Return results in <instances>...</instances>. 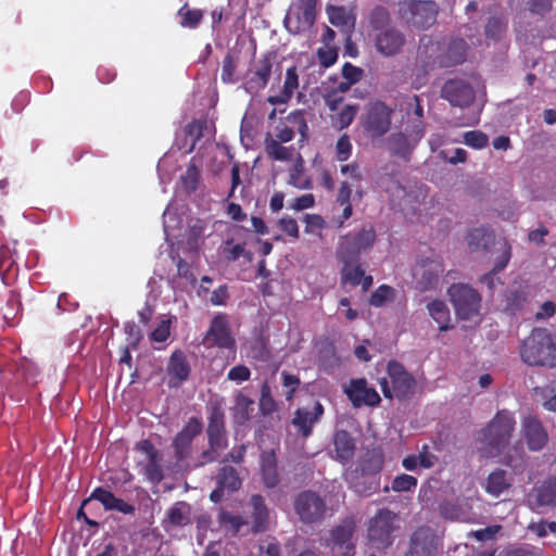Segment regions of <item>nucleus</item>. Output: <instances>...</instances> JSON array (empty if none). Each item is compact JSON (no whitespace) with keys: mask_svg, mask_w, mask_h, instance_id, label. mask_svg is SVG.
<instances>
[{"mask_svg":"<svg viewBox=\"0 0 556 556\" xmlns=\"http://www.w3.org/2000/svg\"><path fill=\"white\" fill-rule=\"evenodd\" d=\"M191 506L184 502H176L166 513V517L163 520V528L168 530L169 528L185 527L191 523Z\"/></svg>","mask_w":556,"mask_h":556,"instance_id":"c85d7f7f","label":"nucleus"},{"mask_svg":"<svg viewBox=\"0 0 556 556\" xmlns=\"http://www.w3.org/2000/svg\"><path fill=\"white\" fill-rule=\"evenodd\" d=\"M443 273L444 265L441 256L433 252L430 256H421L413 268L416 288L420 291L435 289Z\"/></svg>","mask_w":556,"mask_h":556,"instance_id":"1a4fd4ad","label":"nucleus"},{"mask_svg":"<svg viewBox=\"0 0 556 556\" xmlns=\"http://www.w3.org/2000/svg\"><path fill=\"white\" fill-rule=\"evenodd\" d=\"M399 14L408 25L427 29L437 21L438 5L430 0H400Z\"/></svg>","mask_w":556,"mask_h":556,"instance_id":"0eeeda50","label":"nucleus"},{"mask_svg":"<svg viewBox=\"0 0 556 556\" xmlns=\"http://www.w3.org/2000/svg\"><path fill=\"white\" fill-rule=\"evenodd\" d=\"M414 115L416 116V123L414 124L413 130H415L414 141H419L425 132V127L422 123L424 117V109L420 104L418 96H414Z\"/></svg>","mask_w":556,"mask_h":556,"instance_id":"0e129e2a","label":"nucleus"},{"mask_svg":"<svg viewBox=\"0 0 556 556\" xmlns=\"http://www.w3.org/2000/svg\"><path fill=\"white\" fill-rule=\"evenodd\" d=\"M521 433L527 447L531 452L542 451L548 443L549 437L542 420L534 415L525 416L521 420Z\"/></svg>","mask_w":556,"mask_h":556,"instance_id":"dca6fc26","label":"nucleus"},{"mask_svg":"<svg viewBox=\"0 0 556 556\" xmlns=\"http://www.w3.org/2000/svg\"><path fill=\"white\" fill-rule=\"evenodd\" d=\"M260 476L267 489H275L280 483L278 459L274 450L263 451L260 455Z\"/></svg>","mask_w":556,"mask_h":556,"instance_id":"5701e85b","label":"nucleus"},{"mask_svg":"<svg viewBox=\"0 0 556 556\" xmlns=\"http://www.w3.org/2000/svg\"><path fill=\"white\" fill-rule=\"evenodd\" d=\"M329 22L337 27L352 24L351 16L344 7L330 5L328 8Z\"/></svg>","mask_w":556,"mask_h":556,"instance_id":"864d4df0","label":"nucleus"},{"mask_svg":"<svg viewBox=\"0 0 556 556\" xmlns=\"http://www.w3.org/2000/svg\"><path fill=\"white\" fill-rule=\"evenodd\" d=\"M387 372L389 380L382 378L379 381L384 397L390 400L395 397L399 401L414 397L418 389V382L400 362L394 359L388 362Z\"/></svg>","mask_w":556,"mask_h":556,"instance_id":"20e7f679","label":"nucleus"},{"mask_svg":"<svg viewBox=\"0 0 556 556\" xmlns=\"http://www.w3.org/2000/svg\"><path fill=\"white\" fill-rule=\"evenodd\" d=\"M317 58L319 65L328 68L338 60V48L329 46L321 47L317 50Z\"/></svg>","mask_w":556,"mask_h":556,"instance_id":"e2e57ef3","label":"nucleus"},{"mask_svg":"<svg viewBox=\"0 0 556 556\" xmlns=\"http://www.w3.org/2000/svg\"><path fill=\"white\" fill-rule=\"evenodd\" d=\"M190 371L191 368L187 355L180 350L174 351L167 364L168 386L173 388L179 387L188 380Z\"/></svg>","mask_w":556,"mask_h":556,"instance_id":"4be33fe9","label":"nucleus"},{"mask_svg":"<svg viewBox=\"0 0 556 556\" xmlns=\"http://www.w3.org/2000/svg\"><path fill=\"white\" fill-rule=\"evenodd\" d=\"M352 197V188L349 182L342 181L340 184L337 197L336 204L342 206V213L340 215L333 216L331 219V224L334 228L341 229L345 222L349 220L353 215V206L351 203Z\"/></svg>","mask_w":556,"mask_h":556,"instance_id":"bb28decb","label":"nucleus"},{"mask_svg":"<svg viewBox=\"0 0 556 556\" xmlns=\"http://www.w3.org/2000/svg\"><path fill=\"white\" fill-rule=\"evenodd\" d=\"M355 529V520L348 517L330 530L326 545L330 548L331 556H354L355 544L352 539Z\"/></svg>","mask_w":556,"mask_h":556,"instance_id":"f8f14e48","label":"nucleus"},{"mask_svg":"<svg viewBox=\"0 0 556 556\" xmlns=\"http://www.w3.org/2000/svg\"><path fill=\"white\" fill-rule=\"evenodd\" d=\"M235 418L239 424L249 421L254 412V401L239 392L235 397Z\"/></svg>","mask_w":556,"mask_h":556,"instance_id":"a19ab883","label":"nucleus"},{"mask_svg":"<svg viewBox=\"0 0 556 556\" xmlns=\"http://www.w3.org/2000/svg\"><path fill=\"white\" fill-rule=\"evenodd\" d=\"M399 530L397 515L389 508L379 509L367 523V540L377 549H387Z\"/></svg>","mask_w":556,"mask_h":556,"instance_id":"39448f33","label":"nucleus"},{"mask_svg":"<svg viewBox=\"0 0 556 556\" xmlns=\"http://www.w3.org/2000/svg\"><path fill=\"white\" fill-rule=\"evenodd\" d=\"M553 0H526L527 10L535 15H544L552 10Z\"/></svg>","mask_w":556,"mask_h":556,"instance_id":"338daca9","label":"nucleus"},{"mask_svg":"<svg viewBox=\"0 0 556 556\" xmlns=\"http://www.w3.org/2000/svg\"><path fill=\"white\" fill-rule=\"evenodd\" d=\"M397 291L389 285L379 286L370 295L369 304L375 307H381L388 302H393L396 299Z\"/></svg>","mask_w":556,"mask_h":556,"instance_id":"09e8293b","label":"nucleus"},{"mask_svg":"<svg viewBox=\"0 0 556 556\" xmlns=\"http://www.w3.org/2000/svg\"><path fill=\"white\" fill-rule=\"evenodd\" d=\"M203 343L207 348L215 346L222 350H228L231 354L230 361L233 362L236 359L237 343L225 314H217L213 317Z\"/></svg>","mask_w":556,"mask_h":556,"instance_id":"9d476101","label":"nucleus"},{"mask_svg":"<svg viewBox=\"0 0 556 556\" xmlns=\"http://www.w3.org/2000/svg\"><path fill=\"white\" fill-rule=\"evenodd\" d=\"M390 22L391 15L388 9L382 5L375 7L369 13V24L374 29L378 31L390 27Z\"/></svg>","mask_w":556,"mask_h":556,"instance_id":"3c124183","label":"nucleus"},{"mask_svg":"<svg viewBox=\"0 0 556 556\" xmlns=\"http://www.w3.org/2000/svg\"><path fill=\"white\" fill-rule=\"evenodd\" d=\"M358 104H346L336 115L331 116V125L338 130L348 128L358 113Z\"/></svg>","mask_w":556,"mask_h":556,"instance_id":"c03bdc74","label":"nucleus"},{"mask_svg":"<svg viewBox=\"0 0 556 556\" xmlns=\"http://www.w3.org/2000/svg\"><path fill=\"white\" fill-rule=\"evenodd\" d=\"M273 62L269 55H264L254 67L248 72V80L245 83L249 91H258L264 89L271 75Z\"/></svg>","mask_w":556,"mask_h":556,"instance_id":"b1692460","label":"nucleus"},{"mask_svg":"<svg viewBox=\"0 0 556 556\" xmlns=\"http://www.w3.org/2000/svg\"><path fill=\"white\" fill-rule=\"evenodd\" d=\"M405 42V35L395 27L378 31L374 39L376 51L383 56H394L401 53Z\"/></svg>","mask_w":556,"mask_h":556,"instance_id":"6ab92c4d","label":"nucleus"},{"mask_svg":"<svg viewBox=\"0 0 556 556\" xmlns=\"http://www.w3.org/2000/svg\"><path fill=\"white\" fill-rule=\"evenodd\" d=\"M180 18V26L184 28L195 29L201 24L204 12L200 9H191L186 2L177 12Z\"/></svg>","mask_w":556,"mask_h":556,"instance_id":"37998d69","label":"nucleus"},{"mask_svg":"<svg viewBox=\"0 0 556 556\" xmlns=\"http://www.w3.org/2000/svg\"><path fill=\"white\" fill-rule=\"evenodd\" d=\"M208 422L206 428L210 446L225 450L228 445L225 410L220 401L210 402L207 406Z\"/></svg>","mask_w":556,"mask_h":556,"instance_id":"ddd939ff","label":"nucleus"},{"mask_svg":"<svg viewBox=\"0 0 556 556\" xmlns=\"http://www.w3.org/2000/svg\"><path fill=\"white\" fill-rule=\"evenodd\" d=\"M447 292L458 318L470 320L479 315L481 296L476 289L465 283H453Z\"/></svg>","mask_w":556,"mask_h":556,"instance_id":"6e6552de","label":"nucleus"},{"mask_svg":"<svg viewBox=\"0 0 556 556\" xmlns=\"http://www.w3.org/2000/svg\"><path fill=\"white\" fill-rule=\"evenodd\" d=\"M317 0H299V5L293 15L296 18L295 33L309 29L316 20Z\"/></svg>","mask_w":556,"mask_h":556,"instance_id":"7c9ffc66","label":"nucleus"},{"mask_svg":"<svg viewBox=\"0 0 556 556\" xmlns=\"http://www.w3.org/2000/svg\"><path fill=\"white\" fill-rule=\"evenodd\" d=\"M467 50L468 45L464 39L458 38L450 41L445 53L441 56V65L450 67L462 64L466 60Z\"/></svg>","mask_w":556,"mask_h":556,"instance_id":"72a5a7b5","label":"nucleus"},{"mask_svg":"<svg viewBox=\"0 0 556 556\" xmlns=\"http://www.w3.org/2000/svg\"><path fill=\"white\" fill-rule=\"evenodd\" d=\"M393 113V109L383 101L369 102L361 118V125L367 137L374 140L382 138L389 132Z\"/></svg>","mask_w":556,"mask_h":556,"instance_id":"423d86ee","label":"nucleus"},{"mask_svg":"<svg viewBox=\"0 0 556 556\" xmlns=\"http://www.w3.org/2000/svg\"><path fill=\"white\" fill-rule=\"evenodd\" d=\"M352 143L348 134H343L339 137L336 143V159L339 162H345L351 157Z\"/></svg>","mask_w":556,"mask_h":556,"instance_id":"13d9d810","label":"nucleus"},{"mask_svg":"<svg viewBox=\"0 0 556 556\" xmlns=\"http://www.w3.org/2000/svg\"><path fill=\"white\" fill-rule=\"evenodd\" d=\"M250 517L252 519V531L254 533L265 532L269 523V509L265 498L261 494H253L250 498Z\"/></svg>","mask_w":556,"mask_h":556,"instance_id":"a878e982","label":"nucleus"},{"mask_svg":"<svg viewBox=\"0 0 556 556\" xmlns=\"http://www.w3.org/2000/svg\"><path fill=\"white\" fill-rule=\"evenodd\" d=\"M441 97L453 106L467 108L475 101L476 92L468 81L454 78L445 81Z\"/></svg>","mask_w":556,"mask_h":556,"instance_id":"f3484780","label":"nucleus"},{"mask_svg":"<svg viewBox=\"0 0 556 556\" xmlns=\"http://www.w3.org/2000/svg\"><path fill=\"white\" fill-rule=\"evenodd\" d=\"M244 523L245 521L240 516L232 515L227 511H223L220 514V525L232 535H236Z\"/></svg>","mask_w":556,"mask_h":556,"instance_id":"6e6d98bb","label":"nucleus"},{"mask_svg":"<svg viewBox=\"0 0 556 556\" xmlns=\"http://www.w3.org/2000/svg\"><path fill=\"white\" fill-rule=\"evenodd\" d=\"M305 232L312 235H321V231L327 227L326 220L318 214H305Z\"/></svg>","mask_w":556,"mask_h":556,"instance_id":"4d7b16f0","label":"nucleus"},{"mask_svg":"<svg viewBox=\"0 0 556 556\" xmlns=\"http://www.w3.org/2000/svg\"><path fill=\"white\" fill-rule=\"evenodd\" d=\"M116 496L109 490L104 488H96L90 496V500L99 501L106 510H111L114 502H116Z\"/></svg>","mask_w":556,"mask_h":556,"instance_id":"69168bd1","label":"nucleus"},{"mask_svg":"<svg viewBox=\"0 0 556 556\" xmlns=\"http://www.w3.org/2000/svg\"><path fill=\"white\" fill-rule=\"evenodd\" d=\"M506 30V23L500 17L489 18L485 25V36L493 40H498Z\"/></svg>","mask_w":556,"mask_h":556,"instance_id":"bf43d9fd","label":"nucleus"},{"mask_svg":"<svg viewBox=\"0 0 556 556\" xmlns=\"http://www.w3.org/2000/svg\"><path fill=\"white\" fill-rule=\"evenodd\" d=\"M363 75L364 71L350 62L344 63L342 66V77L344 80L350 81V84L355 85L363 78Z\"/></svg>","mask_w":556,"mask_h":556,"instance_id":"774afa93","label":"nucleus"},{"mask_svg":"<svg viewBox=\"0 0 556 556\" xmlns=\"http://www.w3.org/2000/svg\"><path fill=\"white\" fill-rule=\"evenodd\" d=\"M288 185L300 190H308L313 188L311 177L304 173V162L301 156L298 157L295 163L289 169Z\"/></svg>","mask_w":556,"mask_h":556,"instance_id":"58836bf2","label":"nucleus"},{"mask_svg":"<svg viewBox=\"0 0 556 556\" xmlns=\"http://www.w3.org/2000/svg\"><path fill=\"white\" fill-rule=\"evenodd\" d=\"M143 473L149 482L152 484H160L164 479L163 468L161 466V455L157 457H151L144 460Z\"/></svg>","mask_w":556,"mask_h":556,"instance_id":"de8ad7c7","label":"nucleus"},{"mask_svg":"<svg viewBox=\"0 0 556 556\" xmlns=\"http://www.w3.org/2000/svg\"><path fill=\"white\" fill-rule=\"evenodd\" d=\"M417 479L414 476L402 473L396 476L391 485V490L394 492H408L416 488Z\"/></svg>","mask_w":556,"mask_h":556,"instance_id":"680f3d73","label":"nucleus"},{"mask_svg":"<svg viewBox=\"0 0 556 556\" xmlns=\"http://www.w3.org/2000/svg\"><path fill=\"white\" fill-rule=\"evenodd\" d=\"M206 223L202 219H197L188 227L187 230V245L192 251H198L201 247L202 240L205 237Z\"/></svg>","mask_w":556,"mask_h":556,"instance_id":"49530a36","label":"nucleus"},{"mask_svg":"<svg viewBox=\"0 0 556 556\" xmlns=\"http://www.w3.org/2000/svg\"><path fill=\"white\" fill-rule=\"evenodd\" d=\"M464 143L477 150H481L489 144V137L481 130H469L463 135Z\"/></svg>","mask_w":556,"mask_h":556,"instance_id":"603ef678","label":"nucleus"},{"mask_svg":"<svg viewBox=\"0 0 556 556\" xmlns=\"http://www.w3.org/2000/svg\"><path fill=\"white\" fill-rule=\"evenodd\" d=\"M269 350L267 349V344L264 339L256 338L250 342L249 357L258 362H264L269 357Z\"/></svg>","mask_w":556,"mask_h":556,"instance_id":"5fc2aeb1","label":"nucleus"},{"mask_svg":"<svg viewBox=\"0 0 556 556\" xmlns=\"http://www.w3.org/2000/svg\"><path fill=\"white\" fill-rule=\"evenodd\" d=\"M258 408L263 416H269L278 409V404L271 394L268 381L261 384Z\"/></svg>","mask_w":556,"mask_h":556,"instance_id":"a18cd8bd","label":"nucleus"},{"mask_svg":"<svg viewBox=\"0 0 556 556\" xmlns=\"http://www.w3.org/2000/svg\"><path fill=\"white\" fill-rule=\"evenodd\" d=\"M332 443L334 446V459L345 464L350 462L356 450L355 440L351 433L344 429L337 430L333 433Z\"/></svg>","mask_w":556,"mask_h":556,"instance_id":"cd10ccee","label":"nucleus"},{"mask_svg":"<svg viewBox=\"0 0 556 556\" xmlns=\"http://www.w3.org/2000/svg\"><path fill=\"white\" fill-rule=\"evenodd\" d=\"M203 424L197 417H190L173 440L174 458L178 467H187L192 453L193 440L202 432Z\"/></svg>","mask_w":556,"mask_h":556,"instance_id":"9b49d317","label":"nucleus"},{"mask_svg":"<svg viewBox=\"0 0 556 556\" xmlns=\"http://www.w3.org/2000/svg\"><path fill=\"white\" fill-rule=\"evenodd\" d=\"M324 413L323 404L316 401L312 408H296L293 413L291 424L296 429L298 434L306 439L312 435L315 425L321 419Z\"/></svg>","mask_w":556,"mask_h":556,"instance_id":"a211bd4d","label":"nucleus"},{"mask_svg":"<svg viewBox=\"0 0 556 556\" xmlns=\"http://www.w3.org/2000/svg\"><path fill=\"white\" fill-rule=\"evenodd\" d=\"M427 307L430 316L439 325L441 331H446L450 328H452V326L450 325V309L443 301L433 300L427 305Z\"/></svg>","mask_w":556,"mask_h":556,"instance_id":"ea45409f","label":"nucleus"},{"mask_svg":"<svg viewBox=\"0 0 556 556\" xmlns=\"http://www.w3.org/2000/svg\"><path fill=\"white\" fill-rule=\"evenodd\" d=\"M377 241V232L372 224H363L358 229L351 230L338 239L336 258L341 264L353 265L361 261L363 254L369 253Z\"/></svg>","mask_w":556,"mask_h":556,"instance_id":"f03ea898","label":"nucleus"},{"mask_svg":"<svg viewBox=\"0 0 556 556\" xmlns=\"http://www.w3.org/2000/svg\"><path fill=\"white\" fill-rule=\"evenodd\" d=\"M383 455L380 453L371 452L364 455L358 466V472L372 479L380 481V472L383 467Z\"/></svg>","mask_w":556,"mask_h":556,"instance_id":"c9c22d12","label":"nucleus"},{"mask_svg":"<svg viewBox=\"0 0 556 556\" xmlns=\"http://www.w3.org/2000/svg\"><path fill=\"white\" fill-rule=\"evenodd\" d=\"M521 359L529 366L556 367V344L545 328H534L520 346Z\"/></svg>","mask_w":556,"mask_h":556,"instance_id":"7ed1b4c3","label":"nucleus"},{"mask_svg":"<svg viewBox=\"0 0 556 556\" xmlns=\"http://www.w3.org/2000/svg\"><path fill=\"white\" fill-rule=\"evenodd\" d=\"M511 485L510 479L503 469H495L490 472L486 478L485 492L492 496H500L503 492L508 490Z\"/></svg>","mask_w":556,"mask_h":556,"instance_id":"4c0bfd02","label":"nucleus"},{"mask_svg":"<svg viewBox=\"0 0 556 556\" xmlns=\"http://www.w3.org/2000/svg\"><path fill=\"white\" fill-rule=\"evenodd\" d=\"M200 179V172L195 164L190 163L187 167L185 175L181 177L185 189L188 192H193L198 189Z\"/></svg>","mask_w":556,"mask_h":556,"instance_id":"052dcab7","label":"nucleus"},{"mask_svg":"<svg viewBox=\"0 0 556 556\" xmlns=\"http://www.w3.org/2000/svg\"><path fill=\"white\" fill-rule=\"evenodd\" d=\"M264 151L273 161L290 162L293 160L295 149L293 146L286 147L278 140H273V135L267 132L264 139Z\"/></svg>","mask_w":556,"mask_h":556,"instance_id":"2f4dec72","label":"nucleus"},{"mask_svg":"<svg viewBox=\"0 0 556 556\" xmlns=\"http://www.w3.org/2000/svg\"><path fill=\"white\" fill-rule=\"evenodd\" d=\"M415 130L408 135L404 132H394L388 138V148L392 155L407 159L418 141H414Z\"/></svg>","mask_w":556,"mask_h":556,"instance_id":"c756f323","label":"nucleus"},{"mask_svg":"<svg viewBox=\"0 0 556 556\" xmlns=\"http://www.w3.org/2000/svg\"><path fill=\"white\" fill-rule=\"evenodd\" d=\"M298 87H299L298 70L295 66H291V67L287 68L286 78H285V83H283L281 92L277 96H269L267 98V101L273 105L285 104L293 97V93L298 89Z\"/></svg>","mask_w":556,"mask_h":556,"instance_id":"473e14b6","label":"nucleus"},{"mask_svg":"<svg viewBox=\"0 0 556 556\" xmlns=\"http://www.w3.org/2000/svg\"><path fill=\"white\" fill-rule=\"evenodd\" d=\"M344 480L361 496H369L380 489V481L359 473L357 468H349L344 472Z\"/></svg>","mask_w":556,"mask_h":556,"instance_id":"393cba45","label":"nucleus"},{"mask_svg":"<svg viewBox=\"0 0 556 556\" xmlns=\"http://www.w3.org/2000/svg\"><path fill=\"white\" fill-rule=\"evenodd\" d=\"M364 271L365 270L362 268L359 262L353 265L342 264L341 280L343 283H349L352 287H357L362 282Z\"/></svg>","mask_w":556,"mask_h":556,"instance_id":"8fccbe9b","label":"nucleus"},{"mask_svg":"<svg viewBox=\"0 0 556 556\" xmlns=\"http://www.w3.org/2000/svg\"><path fill=\"white\" fill-rule=\"evenodd\" d=\"M516 419L508 409L498 410L495 416L479 431L478 451L484 458H494L503 455V463L509 467L522 464L525 451L520 443L511 446L507 453L510 439L515 432Z\"/></svg>","mask_w":556,"mask_h":556,"instance_id":"f257e3e1","label":"nucleus"},{"mask_svg":"<svg viewBox=\"0 0 556 556\" xmlns=\"http://www.w3.org/2000/svg\"><path fill=\"white\" fill-rule=\"evenodd\" d=\"M532 509L540 507H556V477H548L529 494Z\"/></svg>","mask_w":556,"mask_h":556,"instance_id":"412c9836","label":"nucleus"},{"mask_svg":"<svg viewBox=\"0 0 556 556\" xmlns=\"http://www.w3.org/2000/svg\"><path fill=\"white\" fill-rule=\"evenodd\" d=\"M440 545L435 531L429 526H421L410 534L404 556H435Z\"/></svg>","mask_w":556,"mask_h":556,"instance_id":"4468645a","label":"nucleus"},{"mask_svg":"<svg viewBox=\"0 0 556 556\" xmlns=\"http://www.w3.org/2000/svg\"><path fill=\"white\" fill-rule=\"evenodd\" d=\"M467 240L472 251L488 250L494 241V232L488 226H480L469 230Z\"/></svg>","mask_w":556,"mask_h":556,"instance_id":"e433bc0d","label":"nucleus"},{"mask_svg":"<svg viewBox=\"0 0 556 556\" xmlns=\"http://www.w3.org/2000/svg\"><path fill=\"white\" fill-rule=\"evenodd\" d=\"M344 391L354 407L378 406L381 402L378 392L374 388H369L364 378L352 379Z\"/></svg>","mask_w":556,"mask_h":556,"instance_id":"aec40b11","label":"nucleus"},{"mask_svg":"<svg viewBox=\"0 0 556 556\" xmlns=\"http://www.w3.org/2000/svg\"><path fill=\"white\" fill-rule=\"evenodd\" d=\"M294 509L301 521L304 523H314L323 519L326 511V504L315 492L303 491L294 501Z\"/></svg>","mask_w":556,"mask_h":556,"instance_id":"2eb2a0df","label":"nucleus"},{"mask_svg":"<svg viewBox=\"0 0 556 556\" xmlns=\"http://www.w3.org/2000/svg\"><path fill=\"white\" fill-rule=\"evenodd\" d=\"M220 254L225 261L228 263H232L238 261L240 257L245 258L248 262H251L253 258V254L245 250V241L236 242V238H227L222 247Z\"/></svg>","mask_w":556,"mask_h":556,"instance_id":"f704fd0d","label":"nucleus"},{"mask_svg":"<svg viewBox=\"0 0 556 556\" xmlns=\"http://www.w3.org/2000/svg\"><path fill=\"white\" fill-rule=\"evenodd\" d=\"M217 484L232 493L241 488L242 481L238 471L233 467L224 466L217 473Z\"/></svg>","mask_w":556,"mask_h":556,"instance_id":"79ce46f5","label":"nucleus"}]
</instances>
